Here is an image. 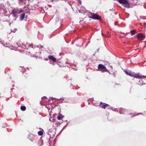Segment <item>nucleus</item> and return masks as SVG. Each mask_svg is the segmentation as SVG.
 Instances as JSON below:
<instances>
[{
	"mask_svg": "<svg viewBox=\"0 0 146 146\" xmlns=\"http://www.w3.org/2000/svg\"><path fill=\"white\" fill-rule=\"evenodd\" d=\"M119 2L121 4H123L125 7L127 8L130 7L129 3L127 0H119Z\"/></svg>",
	"mask_w": 146,
	"mask_h": 146,
	"instance_id": "nucleus-2",
	"label": "nucleus"
},
{
	"mask_svg": "<svg viewBox=\"0 0 146 146\" xmlns=\"http://www.w3.org/2000/svg\"><path fill=\"white\" fill-rule=\"evenodd\" d=\"M35 136L33 134H30L29 135V138L32 141H33L34 139Z\"/></svg>",
	"mask_w": 146,
	"mask_h": 146,
	"instance_id": "nucleus-8",
	"label": "nucleus"
},
{
	"mask_svg": "<svg viewBox=\"0 0 146 146\" xmlns=\"http://www.w3.org/2000/svg\"><path fill=\"white\" fill-rule=\"evenodd\" d=\"M23 11V10H19L18 8H16L12 10V14L14 17H16L18 14L21 13Z\"/></svg>",
	"mask_w": 146,
	"mask_h": 146,
	"instance_id": "nucleus-1",
	"label": "nucleus"
},
{
	"mask_svg": "<svg viewBox=\"0 0 146 146\" xmlns=\"http://www.w3.org/2000/svg\"><path fill=\"white\" fill-rule=\"evenodd\" d=\"M57 118L58 120H60L61 119L60 117L59 116H57Z\"/></svg>",
	"mask_w": 146,
	"mask_h": 146,
	"instance_id": "nucleus-16",
	"label": "nucleus"
},
{
	"mask_svg": "<svg viewBox=\"0 0 146 146\" xmlns=\"http://www.w3.org/2000/svg\"><path fill=\"white\" fill-rule=\"evenodd\" d=\"M38 133L39 135H40V136L42 135L43 134V132L41 131H39L38 132Z\"/></svg>",
	"mask_w": 146,
	"mask_h": 146,
	"instance_id": "nucleus-15",
	"label": "nucleus"
},
{
	"mask_svg": "<svg viewBox=\"0 0 146 146\" xmlns=\"http://www.w3.org/2000/svg\"><path fill=\"white\" fill-rule=\"evenodd\" d=\"M124 72L127 75H129L131 77L132 76L133 74H132L131 71L125 70Z\"/></svg>",
	"mask_w": 146,
	"mask_h": 146,
	"instance_id": "nucleus-10",
	"label": "nucleus"
},
{
	"mask_svg": "<svg viewBox=\"0 0 146 146\" xmlns=\"http://www.w3.org/2000/svg\"><path fill=\"white\" fill-rule=\"evenodd\" d=\"M99 106L102 108L105 109L106 108L108 107L109 105L108 104L101 102Z\"/></svg>",
	"mask_w": 146,
	"mask_h": 146,
	"instance_id": "nucleus-7",
	"label": "nucleus"
},
{
	"mask_svg": "<svg viewBox=\"0 0 146 146\" xmlns=\"http://www.w3.org/2000/svg\"><path fill=\"white\" fill-rule=\"evenodd\" d=\"M59 63H61V62H59Z\"/></svg>",
	"mask_w": 146,
	"mask_h": 146,
	"instance_id": "nucleus-20",
	"label": "nucleus"
},
{
	"mask_svg": "<svg viewBox=\"0 0 146 146\" xmlns=\"http://www.w3.org/2000/svg\"><path fill=\"white\" fill-rule=\"evenodd\" d=\"M116 25V23H115V25Z\"/></svg>",
	"mask_w": 146,
	"mask_h": 146,
	"instance_id": "nucleus-21",
	"label": "nucleus"
},
{
	"mask_svg": "<svg viewBox=\"0 0 146 146\" xmlns=\"http://www.w3.org/2000/svg\"><path fill=\"white\" fill-rule=\"evenodd\" d=\"M90 18L93 19H94L100 20L101 19V17L96 14L92 13Z\"/></svg>",
	"mask_w": 146,
	"mask_h": 146,
	"instance_id": "nucleus-3",
	"label": "nucleus"
},
{
	"mask_svg": "<svg viewBox=\"0 0 146 146\" xmlns=\"http://www.w3.org/2000/svg\"><path fill=\"white\" fill-rule=\"evenodd\" d=\"M139 114H143L141 113H139L136 114L133 113H130V115L131 117H132L134 116H136V115H138Z\"/></svg>",
	"mask_w": 146,
	"mask_h": 146,
	"instance_id": "nucleus-11",
	"label": "nucleus"
},
{
	"mask_svg": "<svg viewBox=\"0 0 146 146\" xmlns=\"http://www.w3.org/2000/svg\"><path fill=\"white\" fill-rule=\"evenodd\" d=\"M25 13H23L21 17H20V20H21V21H22L23 20V19H24V18H25Z\"/></svg>",
	"mask_w": 146,
	"mask_h": 146,
	"instance_id": "nucleus-13",
	"label": "nucleus"
},
{
	"mask_svg": "<svg viewBox=\"0 0 146 146\" xmlns=\"http://www.w3.org/2000/svg\"><path fill=\"white\" fill-rule=\"evenodd\" d=\"M21 109L22 111H25L26 109V108L24 106H22L21 107Z\"/></svg>",
	"mask_w": 146,
	"mask_h": 146,
	"instance_id": "nucleus-14",
	"label": "nucleus"
},
{
	"mask_svg": "<svg viewBox=\"0 0 146 146\" xmlns=\"http://www.w3.org/2000/svg\"><path fill=\"white\" fill-rule=\"evenodd\" d=\"M137 37L139 40H143L145 38V36L142 33H139L137 35Z\"/></svg>",
	"mask_w": 146,
	"mask_h": 146,
	"instance_id": "nucleus-4",
	"label": "nucleus"
},
{
	"mask_svg": "<svg viewBox=\"0 0 146 146\" xmlns=\"http://www.w3.org/2000/svg\"><path fill=\"white\" fill-rule=\"evenodd\" d=\"M48 58L50 60H52L53 62H54L56 61V59L53 56L51 55H49L48 56Z\"/></svg>",
	"mask_w": 146,
	"mask_h": 146,
	"instance_id": "nucleus-9",
	"label": "nucleus"
},
{
	"mask_svg": "<svg viewBox=\"0 0 146 146\" xmlns=\"http://www.w3.org/2000/svg\"><path fill=\"white\" fill-rule=\"evenodd\" d=\"M58 62V60H57V62Z\"/></svg>",
	"mask_w": 146,
	"mask_h": 146,
	"instance_id": "nucleus-19",
	"label": "nucleus"
},
{
	"mask_svg": "<svg viewBox=\"0 0 146 146\" xmlns=\"http://www.w3.org/2000/svg\"><path fill=\"white\" fill-rule=\"evenodd\" d=\"M131 77L138 79L143 78H145V76H140L138 74H133Z\"/></svg>",
	"mask_w": 146,
	"mask_h": 146,
	"instance_id": "nucleus-6",
	"label": "nucleus"
},
{
	"mask_svg": "<svg viewBox=\"0 0 146 146\" xmlns=\"http://www.w3.org/2000/svg\"><path fill=\"white\" fill-rule=\"evenodd\" d=\"M98 68L99 70H104L106 72L108 71L105 66L103 64H99Z\"/></svg>",
	"mask_w": 146,
	"mask_h": 146,
	"instance_id": "nucleus-5",
	"label": "nucleus"
},
{
	"mask_svg": "<svg viewBox=\"0 0 146 146\" xmlns=\"http://www.w3.org/2000/svg\"><path fill=\"white\" fill-rule=\"evenodd\" d=\"M136 32V30H131L130 31V33L131 34V35H134L135 33Z\"/></svg>",
	"mask_w": 146,
	"mask_h": 146,
	"instance_id": "nucleus-12",
	"label": "nucleus"
},
{
	"mask_svg": "<svg viewBox=\"0 0 146 146\" xmlns=\"http://www.w3.org/2000/svg\"><path fill=\"white\" fill-rule=\"evenodd\" d=\"M60 65L59 66L60 67H62V66H61V65H62V64H60Z\"/></svg>",
	"mask_w": 146,
	"mask_h": 146,
	"instance_id": "nucleus-18",
	"label": "nucleus"
},
{
	"mask_svg": "<svg viewBox=\"0 0 146 146\" xmlns=\"http://www.w3.org/2000/svg\"><path fill=\"white\" fill-rule=\"evenodd\" d=\"M19 1H20L21 2H23V1L24 0H19Z\"/></svg>",
	"mask_w": 146,
	"mask_h": 146,
	"instance_id": "nucleus-17",
	"label": "nucleus"
}]
</instances>
